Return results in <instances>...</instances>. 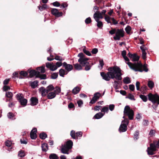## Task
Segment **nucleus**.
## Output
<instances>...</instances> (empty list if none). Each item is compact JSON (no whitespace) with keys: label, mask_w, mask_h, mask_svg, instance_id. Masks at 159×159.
Returning a JSON list of instances; mask_svg holds the SVG:
<instances>
[{"label":"nucleus","mask_w":159,"mask_h":159,"mask_svg":"<svg viewBox=\"0 0 159 159\" xmlns=\"http://www.w3.org/2000/svg\"><path fill=\"white\" fill-rule=\"evenodd\" d=\"M55 90L54 91V92L56 93V94H58L61 92V88L57 86L55 87Z\"/></svg>","instance_id":"40"},{"label":"nucleus","mask_w":159,"mask_h":159,"mask_svg":"<svg viewBox=\"0 0 159 159\" xmlns=\"http://www.w3.org/2000/svg\"><path fill=\"white\" fill-rule=\"evenodd\" d=\"M131 30V28L129 25H128L125 28V30L126 33L128 34H130V31Z\"/></svg>","instance_id":"44"},{"label":"nucleus","mask_w":159,"mask_h":159,"mask_svg":"<svg viewBox=\"0 0 159 159\" xmlns=\"http://www.w3.org/2000/svg\"><path fill=\"white\" fill-rule=\"evenodd\" d=\"M22 95V93L17 94L16 95V98L17 100L19 101L21 105L25 106L26 105L27 100L26 99L24 98Z\"/></svg>","instance_id":"6"},{"label":"nucleus","mask_w":159,"mask_h":159,"mask_svg":"<svg viewBox=\"0 0 159 159\" xmlns=\"http://www.w3.org/2000/svg\"><path fill=\"white\" fill-rule=\"evenodd\" d=\"M70 135L73 139H76L75 133V131L73 130H71L70 133Z\"/></svg>","instance_id":"49"},{"label":"nucleus","mask_w":159,"mask_h":159,"mask_svg":"<svg viewBox=\"0 0 159 159\" xmlns=\"http://www.w3.org/2000/svg\"><path fill=\"white\" fill-rule=\"evenodd\" d=\"M42 151L46 152L48 149V146L47 143H43L41 145Z\"/></svg>","instance_id":"25"},{"label":"nucleus","mask_w":159,"mask_h":159,"mask_svg":"<svg viewBox=\"0 0 159 159\" xmlns=\"http://www.w3.org/2000/svg\"><path fill=\"white\" fill-rule=\"evenodd\" d=\"M69 150L70 149L65 145H62V147L61 148V151L62 153L68 154L69 153Z\"/></svg>","instance_id":"16"},{"label":"nucleus","mask_w":159,"mask_h":159,"mask_svg":"<svg viewBox=\"0 0 159 159\" xmlns=\"http://www.w3.org/2000/svg\"><path fill=\"white\" fill-rule=\"evenodd\" d=\"M10 88L9 86L4 85L3 87V91H6L8 90H9Z\"/></svg>","instance_id":"56"},{"label":"nucleus","mask_w":159,"mask_h":159,"mask_svg":"<svg viewBox=\"0 0 159 159\" xmlns=\"http://www.w3.org/2000/svg\"><path fill=\"white\" fill-rule=\"evenodd\" d=\"M126 63L129 66L130 68L134 70L135 71H138V69L134 67V66H136L137 64H133L130 62H126Z\"/></svg>","instance_id":"17"},{"label":"nucleus","mask_w":159,"mask_h":159,"mask_svg":"<svg viewBox=\"0 0 159 159\" xmlns=\"http://www.w3.org/2000/svg\"><path fill=\"white\" fill-rule=\"evenodd\" d=\"M148 85L149 88L152 89L154 87V83L152 81L149 80L148 82Z\"/></svg>","instance_id":"39"},{"label":"nucleus","mask_w":159,"mask_h":159,"mask_svg":"<svg viewBox=\"0 0 159 159\" xmlns=\"http://www.w3.org/2000/svg\"><path fill=\"white\" fill-rule=\"evenodd\" d=\"M91 18L90 17H89L87 18L85 20V22L87 24L90 23L91 22Z\"/></svg>","instance_id":"53"},{"label":"nucleus","mask_w":159,"mask_h":159,"mask_svg":"<svg viewBox=\"0 0 159 159\" xmlns=\"http://www.w3.org/2000/svg\"><path fill=\"white\" fill-rule=\"evenodd\" d=\"M139 131H136L134 134V138L136 140L139 138Z\"/></svg>","instance_id":"43"},{"label":"nucleus","mask_w":159,"mask_h":159,"mask_svg":"<svg viewBox=\"0 0 159 159\" xmlns=\"http://www.w3.org/2000/svg\"><path fill=\"white\" fill-rule=\"evenodd\" d=\"M83 51L84 52L86 55L88 56H91V52L87 50L86 48H83Z\"/></svg>","instance_id":"45"},{"label":"nucleus","mask_w":159,"mask_h":159,"mask_svg":"<svg viewBox=\"0 0 159 159\" xmlns=\"http://www.w3.org/2000/svg\"><path fill=\"white\" fill-rule=\"evenodd\" d=\"M155 131L153 129H151L149 133V135L150 137H152L155 136Z\"/></svg>","instance_id":"51"},{"label":"nucleus","mask_w":159,"mask_h":159,"mask_svg":"<svg viewBox=\"0 0 159 159\" xmlns=\"http://www.w3.org/2000/svg\"><path fill=\"white\" fill-rule=\"evenodd\" d=\"M131 59H132L133 61H137L139 59V57L136 54H133V57Z\"/></svg>","instance_id":"33"},{"label":"nucleus","mask_w":159,"mask_h":159,"mask_svg":"<svg viewBox=\"0 0 159 159\" xmlns=\"http://www.w3.org/2000/svg\"><path fill=\"white\" fill-rule=\"evenodd\" d=\"M18 156L20 157H24L25 156V152L24 151L20 150L18 152Z\"/></svg>","instance_id":"37"},{"label":"nucleus","mask_w":159,"mask_h":159,"mask_svg":"<svg viewBox=\"0 0 159 159\" xmlns=\"http://www.w3.org/2000/svg\"><path fill=\"white\" fill-rule=\"evenodd\" d=\"M38 83V81L35 80L31 83L30 86L32 88L34 89L37 86Z\"/></svg>","instance_id":"27"},{"label":"nucleus","mask_w":159,"mask_h":159,"mask_svg":"<svg viewBox=\"0 0 159 159\" xmlns=\"http://www.w3.org/2000/svg\"><path fill=\"white\" fill-rule=\"evenodd\" d=\"M124 31L123 29H117L116 33L115 36H114L113 39L115 40H119L120 37L124 36Z\"/></svg>","instance_id":"5"},{"label":"nucleus","mask_w":159,"mask_h":159,"mask_svg":"<svg viewBox=\"0 0 159 159\" xmlns=\"http://www.w3.org/2000/svg\"><path fill=\"white\" fill-rule=\"evenodd\" d=\"M8 118L10 119L13 120V118L14 116V115L11 112H9L7 115Z\"/></svg>","instance_id":"46"},{"label":"nucleus","mask_w":159,"mask_h":159,"mask_svg":"<svg viewBox=\"0 0 159 159\" xmlns=\"http://www.w3.org/2000/svg\"><path fill=\"white\" fill-rule=\"evenodd\" d=\"M57 66H56L55 65H54L53 63H52V66L50 70L52 71H54L57 70Z\"/></svg>","instance_id":"60"},{"label":"nucleus","mask_w":159,"mask_h":159,"mask_svg":"<svg viewBox=\"0 0 159 159\" xmlns=\"http://www.w3.org/2000/svg\"><path fill=\"white\" fill-rule=\"evenodd\" d=\"M30 137L31 139H35L37 138L36 134L33 133L32 132L30 133Z\"/></svg>","instance_id":"47"},{"label":"nucleus","mask_w":159,"mask_h":159,"mask_svg":"<svg viewBox=\"0 0 159 159\" xmlns=\"http://www.w3.org/2000/svg\"><path fill=\"white\" fill-rule=\"evenodd\" d=\"M51 13L56 17H59L62 16L63 13L62 12H59L58 10L56 8H52L51 10Z\"/></svg>","instance_id":"10"},{"label":"nucleus","mask_w":159,"mask_h":159,"mask_svg":"<svg viewBox=\"0 0 159 159\" xmlns=\"http://www.w3.org/2000/svg\"><path fill=\"white\" fill-rule=\"evenodd\" d=\"M129 123L128 119L126 118L123 120L119 129V131L120 133L125 132L127 130V125Z\"/></svg>","instance_id":"3"},{"label":"nucleus","mask_w":159,"mask_h":159,"mask_svg":"<svg viewBox=\"0 0 159 159\" xmlns=\"http://www.w3.org/2000/svg\"><path fill=\"white\" fill-rule=\"evenodd\" d=\"M56 96V93L54 92H51L48 93L47 97L48 99H52L54 98Z\"/></svg>","instance_id":"22"},{"label":"nucleus","mask_w":159,"mask_h":159,"mask_svg":"<svg viewBox=\"0 0 159 159\" xmlns=\"http://www.w3.org/2000/svg\"><path fill=\"white\" fill-rule=\"evenodd\" d=\"M63 66L65 68V70L68 72H69L72 70L73 67L71 64H67L66 62L63 63Z\"/></svg>","instance_id":"11"},{"label":"nucleus","mask_w":159,"mask_h":159,"mask_svg":"<svg viewBox=\"0 0 159 159\" xmlns=\"http://www.w3.org/2000/svg\"><path fill=\"white\" fill-rule=\"evenodd\" d=\"M39 90L41 92L42 95L43 96H45L46 95V94L48 93V92H47L46 88L45 89L43 87H40L39 89Z\"/></svg>","instance_id":"18"},{"label":"nucleus","mask_w":159,"mask_h":159,"mask_svg":"<svg viewBox=\"0 0 159 159\" xmlns=\"http://www.w3.org/2000/svg\"><path fill=\"white\" fill-rule=\"evenodd\" d=\"M93 17L96 21L99 20V19H102L103 17L102 13L98 11H96L93 15Z\"/></svg>","instance_id":"12"},{"label":"nucleus","mask_w":159,"mask_h":159,"mask_svg":"<svg viewBox=\"0 0 159 159\" xmlns=\"http://www.w3.org/2000/svg\"><path fill=\"white\" fill-rule=\"evenodd\" d=\"M74 66L75 69L76 70H80L82 69V66L78 63L74 64Z\"/></svg>","instance_id":"28"},{"label":"nucleus","mask_w":159,"mask_h":159,"mask_svg":"<svg viewBox=\"0 0 159 159\" xmlns=\"http://www.w3.org/2000/svg\"><path fill=\"white\" fill-rule=\"evenodd\" d=\"M101 96V94L100 93L98 92L95 93L92 99L89 102V104H93Z\"/></svg>","instance_id":"9"},{"label":"nucleus","mask_w":159,"mask_h":159,"mask_svg":"<svg viewBox=\"0 0 159 159\" xmlns=\"http://www.w3.org/2000/svg\"><path fill=\"white\" fill-rule=\"evenodd\" d=\"M38 7L41 11H42L43 10H45L47 8V6L46 4H44L42 6H41L39 5L38 6Z\"/></svg>","instance_id":"34"},{"label":"nucleus","mask_w":159,"mask_h":159,"mask_svg":"<svg viewBox=\"0 0 159 159\" xmlns=\"http://www.w3.org/2000/svg\"><path fill=\"white\" fill-rule=\"evenodd\" d=\"M80 91L79 88L76 86L72 90V93L74 94H76L79 93Z\"/></svg>","instance_id":"26"},{"label":"nucleus","mask_w":159,"mask_h":159,"mask_svg":"<svg viewBox=\"0 0 159 159\" xmlns=\"http://www.w3.org/2000/svg\"><path fill=\"white\" fill-rule=\"evenodd\" d=\"M13 76L16 77H17L19 79H22V77H21L20 76H19L18 73L17 72H15L13 74Z\"/></svg>","instance_id":"55"},{"label":"nucleus","mask_w":159,"mask_h":159,"mask_svg":"<svg viewBox=\"0 0 159 159\" xmlns=\"http://www.w3.org/2000/svg\"><path fill=\"white\" fill-rule=\"evenodd\" d=\"M20 75L23 76L24 77H26L27 76L28 74L26 71H21L20 73Z\"/></svg>","instance_id":"54"},{"label":"nucleus","mask_w":159,"mask_h":159,"mask_svg":"<svg viewBox=\"0 0 159 159\" xmlns=\"http://www.w3.org/2000/svg\"><path fill=\"white\" fill-rule=\"evenodd\" d=\"M140 48L141 50L142 53V57L143 59H145L146 58V48L145 47L144 45H143L140 47Z\"/></svg>","instance_id":"15"},{"label":"nucleus","mask_w":159,"mask_h":159,"mask_svg":"<svg viewBox=\"0 0 159 159\" xmlns=\"http://www.w3.org/2000/svg\"><path fill=\"white\" fill-rule=\"evenodd\" d=\"M124 114L127 116L130 120H132L133 119L134 116V112L133 111L130 109L129 106H126L124 111Z\"/></svg>","instance_id":"2"},{"label":"nucleus","mask_w":159,"mask_h":159,"mask_svg":"<svg viewBox=\"0 0 159 159\" xmlns=\"http://www.w3.org/2000/svg\"><path fill=\"white\" fill-rule=\"evenodd\" d=\"M123 82L125 84H129L131 83L130 78L128 77H125L123 80Z\"/></svg>","instance_id":"31"},{"label":"nucleus","mask_w":159,"mask_h":159,"mask_svg":"<svg viewBox=\"0 0 159 159\" xmlns=\"http://www.w3.org/2000/svg\"><path fill=\"white\" fill-rule=\"evenodd\" d=\"M110 19L111 18L109 16H106L105 17V19L107 23H111Z\"/></svg>","instance_id":"63"},{"label":"nucleus","mask_w":159,"mask_h":159,"mask_svg":"<svg viewBox=\"0 0 159 159\" xmlns=\"http://www.w3.org/2000/svg\"><path fill=\"white\" fill-rule=\"evenodd\" d=\"M13 96V94L11 92H7L6 93V96L8 98H12Z\"/></svg>","instance_id":"48"},{"label":"nucleus","mask_w":159,"mask_h":159,"mask_svg":"<svg viewBox=\"0 0 159 159\" xmlns=\"http://www.w3.org/2000/svg\"><path fill=\"white\" fill-rule=\"evenodd\" d=\"M98 50L97 48H93L92 51L91 52L93 54H95L98 52Z\"/></svg>","instance_id":"62"},{"label":"nucleus","mask_w":159,"mask_h":159,"mask_svg":"<svg viewBox=\"0 0 159 159\" xmlns=\"http://www.w3.org/2000/svg\"><path fill=\"white\" fill-rule=\"evenodd\" d=\"M156 141H154L153 143L150 144V147L147 148V152L148 155H153L155 153L154 152L157 150Z\"/></svg>","instance_id":"4"},{"label":"nucleus","mask_w":159,"mask_h":159,"mask_svg":"<svg viewBox=\"0 0 159 159\" xmlns=\"http://www.w3.org/2000/svg\"><path fill=\"white\" fill-rule=\"evenodd\" d=\"M36 78H39L40 80H45L47 78V75L45 74H41L40 72H38V75H37Z\"/></svg>","instance_id":"21"},{"label":"nucleus","mask_w":159,"mask_h":159,"mask_svg":"<svg viewBox=\"0 0 159 159\" xmlns=\"http://www.w3.org/2000/svg\"><path fill=\"white\" fill-rule=\"evenodd\" d=\"M36 70H37V71H39L40 72V73H41L43 74L45 72L44 66H42L40 67H38L37 68Z\"/></svg>","instance_id":"23"},{"label":"nucleus","mask_w":159,"mask_h":159,"mask_svg":"<svg viewBox=\"0 0 159 159\" xmlns=\"http://www.w3.org/2000/svg\"><path fill=\"white\" fill-rule=\"evenodd\" d=\"M92 65L93 64L88 63V64H86L84 66H85V70L87 71L89 70L90 69Z\"/></svg>","instance_id":"36"},{"label":"nucleus","mask_w":159,"mask_h":159,"mask_svg":"<svg viewBox=\"0 0 159 159\" xmlns=\"http://www.w3.org/2000/svg\"><path fill=\"white\" fill-rule=\"evenodd\" d=\"M30 105L32 106L36 105L38 103L39 100L36 97H32L30 100Z\"/></svg>","instance_id":"14"},{"label":"nucleus","mask_w":159,"mask_h":159,"mask_svg":"<svg viewBox=\"0 0 159 159\" xmlns=\"http://www.w3.org/2000/svg\"><path fill=\"white\" fill-rule=\"evenodd\" d=\"M108 70L109 71L111 79H115L118 81L122 79L121 70L120 68L116 66L108 68Z\"/></svg>","instance_id":"1"},{"label":"nucleus","mask_w":159,"mask_h":159,"mask_svg":"<svg viewBox=\"0 0 159 159\" xmlns=\"http://www.w3.org/2000/svg\"><path fill=\"white\" fill-rule=\"evenodd\" d=\"M148 96L149 100L153 103H156L157 99V98L159 97V96L157 94L153 95L151 93L148 94Z\"/></svg>","instance_id":"7"},{"label":"nucleus","mask_w":159,"mask_h":159,"mask_svg":"<svg viewBox=\"0 0 159 159\" xmlns=\"http://www.w3.org/2000/svg\"><path fill=\"white\" fill-rule=\"evenodd\" d=\"M39 71H37L35 70H31L29 72L30 76V78L33 77L34 76L36 78L37 75H38V72Z\"/></svg>","instance_id":"19"},{"label":"nucleus","mask_w":159,"mask_h":159,"mask_svg":"<svg viewBox=\"0 0 159 159\" xmlns=\"http://www.w3.org/2000/svg\"><path fill=\"white\" fill-rule=\"evenodd\" d=\"M88 60V58L84 57L83 59L79 58L78 61L82 66H84L88 64L89 62L87 61Z\"/></svg>","instance_id":"13"},{"label":"nucleus","mask_w":159,"mask_h":159,"mask_svg":"<svg viewBox=\"0 0 159 159\" xmlns=\"http://www.w3.org/2000/svg\"><path fill=\"white\" fill-rule=\"evenodd\" d=\"M52 63H50L49 62H47L46 63V67L48 68H49L50 70H51V67L52 64Z\"/></svg>","instance_id":"57"},{"label":"nucleus","mask_w":159,"mask_h":159,"mask_svg":"<svg viewBox=\"0 0 159 159\" xmlns=\"http://www.w3.org/2000/svg\"><path fill=\"white\" fill-rule=\"evenodd\" d=\"M96 22H97V27L100 29H102L103 26V24L102 22L101 21H99V20H98V21Z\"/></svg>","instance_id":"42"},{"label":"nucleus","mask_w":159,"mask_h":159,"mask_svg":"<svg viewBox=\"0 0 159 159\" xmlns=\"http://www.w3.org/2000/svg\"><path fill=\"white\" fill-rule=\"evenodd\" d=\"M126 98H128L129 99L131 100H135V99L134 98V97L133 95H132L131 93H129L128 94V96L126 97Z\"/></svg>","instance_id":"50"},{"label":"nucleus","mask_w":159,"mask_h":159,"mask_svg":"<svg viewBox=\"0 0 159 159\" xmlns=\"http://www.w3.org/2000/svg\"><path fill=\"white\" fill-rule=\"evenodd\" d=\"M108 111V107L104 106L103 107L101 110V111L102 112H107Z\"/></svg>","instance_id":"52"},{"label":"nucleus","mask_w":159,"mask_h":159,"mask_svg":"<svg viewBox=\"0 0 159 159\" xmlns=\"http://www.w3.org/2000/svg\"><path fill=\"white\" fill-rule=\"evenodd\" d=\"M16 102H10L8 104V106L9 107L11 108L12 107L15 106Z\"/></svg>","instance_id":"58"},{"label":"nucleus","mask_w":159,"mask_h":159,"mask_svg":"<svg viewBox=\"0 0 159 159\" xmlns=\"http://www.w3.org/2000/svg\"><path fill=\"white\" fill-rule=\"evenodd\" d=\"M66 71L65 70L63 69H61L59 71V73L60 76L64 77L65 75L67 74H65Z\"/></svg>","instance_id":"29"},{"label":"nucleus","mask_w":159,"mask_h":159,"mask_svg":"<svg viewBox=\"0 0 159 159\" xmlns=\"http://www.w3.org/2000/svg\"><path fill=\"white\" fill-rule=\"evenodd\" d=\"M101 75L102 77V79L108 81L111 79L110 73L109 71L106 73L104 72H102L101 73Z\"/></svg>","instance_id":"8"},{"label":"nucleus","mask_w":159,"mask_h":159,"mask_svg":"<svg viewBox=\"0 0 159 159\" xmlns=\"http://www.w3.org/2000/svg\"><path fill=\"white\" fill-rule=\"evenodd\" d=\"M54 89V86L52 84L49 85L46 88L47 92L48 93L49 91L53 90Z\"/></svg>","instance_id":"35"},{"label":"nucleus","mask_w":159,"mask_h":159,"mask_svg":"<svg viewBox=\"0 0 159 159\" xmlns=\"http://www.w3.org/2000/svg\"><path fill=\"white\" fill-rule=\"evenodd\" d=\"M58 76V73L57 72L53 73L51 76V78L52 79H56Z\"/></svg>","instance_id":"38"},{"label":"nucleus","mask_w":159,"mask_h":159,"mask_svg":"<svg viewBox=\"0 0 159 159\" xmlns=\"http://www.w3.org/2000/svg\"><path fill=\"white\" fill-rule=\"evenodd\" d=\"M52 4L53 6L55 7H58L60 6V4L57 1L53 2Z\"/></svg>","instance_id":"59"},{"label":"nucleus","mask_w":159,"mask_h":159,"mask_svg":"<svg viewBox=\"0 0 159 159\" xmlns=\"http://www.w3.org/2000/svg\"><path fill=\"white\" fill-rule=\"evenodd\" d=\"M49 159H58L59 157L55 153H51L49 156Z\"/></svg>","instance_id":"30"},{"label":"nucleus","mask_w":159,"mask_h":159,"mask_svg":"<svg viewBox=\"0 0 159 159\" xmlns=\"http://www.w3.org/2000/svg\"><path fill=\"white\" fill-rule=\"evenodd\" d=\"M39 136L41 139H44L47 137V135L44 132H42L39 134Z\"/></svg>","instance_id":"32"},{"label":"nucleus","mask_w":159,"mask_h":159,"mask_svg":"<svg viewBox=\"0 0 159 159\" xmlns=\"http://www.w3.org/2000/svg\"><path fill=\"white\" fill-rule=\"evenodd\" d=\"M139 97L143 102H146L147 101L148 98L146 96L143 95L141 94L140 95Z\"/></svg>","instance_id":"41"},{"label":"nucleus","mask_w":159,"mask_h":159,"mask_svg":"<svg viewBox=\"0 0 159 159\" xmlns=\"http://www.w3.org/2000/svg\"><path fill=\"white\" fill-rule=\"evenodd\" d=\"M64 145L70 149L72 148L73 143L71 140H69L66 142V144Z\"/></svg>","instance_id":"20"},{"label":"nucleus","mask_w":159,"mask_h":159,"mask_svg":"<svg viewBox=\"0 0 159 159\" xmlns=\"http://www.w3.org/2000/svg\"><path fill=\"white\" fill-rule=\"evenodd\" d=\"M54 59L59 61H61L63 60L62 58L58 56H56Z\"/></svg>","instance_id":"61"},{"label":"nucleus","mask_w":159,"mask_h":159,"mask_svg":"<svg viewBox=\"0 0 159 159\" xmlns=\"http://www.w3.org/2000/svg\"><path fill=\"white\" fill-rule=\"evenodd\" d=\"M116 30L115 29H112L109 31V33L113 35L115 33L116 34Z\"/></svg>","instance_id":"64"},{"label":"nucleus","mask_w":159,"mask_h":159,"mask_svg":"<svg viewBox=\"0 0 159 159\" xmlns=\"http://www.w3.org/2000/svg\"><path fill=\"white\" fill-rule=\"evenodd\" d=\"M104 115L101 112H99L96 114L93 117V118L98 119L101 118Z\"/></svg>","instance_id":"24"}]
</instances>
